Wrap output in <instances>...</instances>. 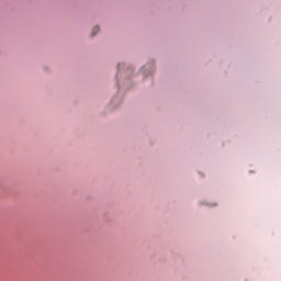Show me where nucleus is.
I'll return each mask as SVG.
<instances>
[{
  "instance_id": "obj_1",
  "label": "nucleus",
  "mask_w": 281,
  "mask_h": 281,
  "mask_svg": "<svg viewBox=\"0 0 281 281\" xmlns=\"http://www.w3.org/2000/svg\"><path fill=\"white\" fill-rule=\"evenodd\" d=\"M98 32H100V26H95V27L92 30V36H95V34H98Z\"/></svg>"
}]
</instances>
